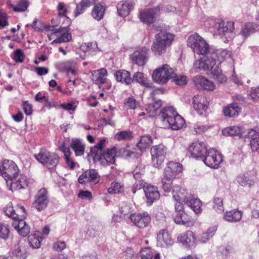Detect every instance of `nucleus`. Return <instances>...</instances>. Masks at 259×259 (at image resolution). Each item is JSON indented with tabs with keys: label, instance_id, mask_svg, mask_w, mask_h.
<instances>
[{
	"label": "nucleus",
	"instance_id": "nucleus-1",
	"mask_svg": "<svg viewBox=\"0 0 259 259\" xmlns=\"http://www.w3.org/2000/svg\"><path fill=\"white\" fill-rule=\"evenodd\" d=\"M187 46L193 52L202 57L198 60L199 65H208V61L212 51L208 42L198 33H194L190 35L187 40Z\"/></svg>",
	"mask_w": 259,
	"mask_h": 259
},
{
	"label": "nucleus",
	"instance_id": "nucleus-2",
	"mask_svg": "<svg viewBox=\"0 0 259 259\" xmlns=\"http://www.w3.org/2000/svg\"><path fill=\"white\" fill-rule=\"evenodd\" d=\"M155 29L160 32L154 36V40L151 46V50L156 56H160L166 52L175 40V35L161 31V27H156Z\"/></svg>",
	"mask_w": 259,
	"mask_h": 259
},
{
	"label": "nucleus",
	"instance_id": "nucleus-3",
	"mask_svg": "<svg viewBox=\"0 0 259 259\" xmlns=\"http://www.w3.org/2000/svg\"><path fill=\"white\" fill-rule=\"evenodd\" d=\"M183 172L182 165L179 162L170 161L164 168L161 179L162 188L164 191L169 192L174 180L181 177Z\"/></svg>",
	"mask_w": 259,
	"mask_h": 259
},
{
	"label": "nucleus",
	"instance_id": "nucleus-4",
	"mask_svg": "<svg viewBox=\"0 0 259 259\" xmlns=\"http://www.w3.org/2000/svg\"><path fill=\"white\" fill-rule=\"evenodd\" d=\"M158 116L162 122L168 123L174 130H178L185 125L184 118L171 106L163 108L158 114Z\"/></svg>",
	"mask_w": 259,
	"mask_h": 259
},
{
	"label": "nucleus",
	"instance_id": "nucleus-5",
	"mask_svg": "<svg viewBox=\"0 0 259 259\" xmlns=\"http://www.w3.org/2000/svg\"><path fill=\"white\" fill-rule=\"evenodd\" d=\"M169 66H161L153 71L152 77L155 82L163 85L175 76V73L174 69Z\"/></svg>",
	"mask_w": 259,
	"mask_h": 259
},
{
	"label": "nucleus",
	"instance_id": "nucleus-6",
	"mask_svg": "<svg viewBox=\"0 0 259 259\" xmlns=\"http://www.w3.org/2000/svg\"><path fill=\"white\" fill-rule=\"evenodd\" d=\"M36 160L49 168L56 167L59 161L58 155L55 153H50L46 149H41L38 153L34 155Z\"/></svg>",
	"mask_w": 259,
	"mask_h": 259
},
{
	"label": "nucleus",
	"instance_id": "nucleus-7",
	"mask_svg": "<svg viewBox=\"0 0 259 259\" xmlns=\"http://www.w3.org/2000/svg\"><path fill=\"white\" fill-rule=\"evenodd\" d=\"M18 173V167L13 161L5 160L0 166V174L7 181V185H9V180L12 179Z\"/></svg>",
	"mask_w": 259,
	"mask_h": 259
},
{
	"label": "nucleus",
	"instance_id": "nucleus-8",
	"mask_svg": "<svg viewBox=\"0 0 259 259\" xmlns=\"http://www.w3.org/2000/svg\"><path fill=\"white\" fill-rule=\"evenodd\" d=\"M172 197L176 202L175 204L176 210H181L184 209V205L188 199L190 195L179 186H175L172 190Z\"/></svg>",
	"mask_w": 259,
	"mask_h": 259
},
{
	"label": "nucleus",
	"instance_id": "nucleus-9",
	"mask_svg": "<svg viewBox=\"0 0 259 259\" xmlns=\"http://www.w3.org/2000/svg\"><path fill=\"white\" fill-rule=\"evenodd\" d=\"M166 153V148L162 144L152 147L151 149V154L153 166L158 168L162 165Z\"/></svg>",
	"mask_w": 259,
	"mask_h": 259
},
{
	"label": "nucleus",
	"instance_id": "nucleus-10",
	"mask_svg": "<svg viewBox=\"0 0 259 259\" xmlns=\"http://www.w3.org/2000/svg\"><path fill=\"white\" fill-rule=\"evenodd\" d=\"M203 161L209 167L218 168L223 161V155L215 149H211L208 150Z\"/></svg>",
	"mask_w": 259,
	"mask_h": 259
},
{
	"label": "nucleus",
	"instance_id": "nucleus-11",
	"mask_svg": "<svg viewBox=\"0 0 259 259\" xmlns=\"http://www.w3.org/2000/svg\"><path fill=\"white\" fill-rule=\"evenodd\" d=\"M196 69L204 70L206 75L216 79L219 83H225L227 80V76L222 73L219 66H198Z\"/></svg>",
	"mask_w": 259,
	"mask_h": 259
},
{
	"label": "nucleus",
	"instance_id": "nucleus-12",
	"mask_svg": "<svg viewBox=\"0 0 259 259\" xmlns=\"http://www.w3.org/2000/svg\"><path fill=\"white\" fill-rule=\"evenodd\" d=\"M18 211L22 212V214L19 219L13 221L12 225L20 235L25 237L30 232L29 226L23 220L26 216L25 209L23 206H20Z\"/></svg>",
	"mask_w": 259,
	"mask_h": 259
},
{
	"label": "nucleus",
	"instance_id": "nucleus-13",
	"mask_svg": "<svg viewBox=\"0 0 259 259\" xmlns=\"http://www.w3.org/2000/svg\"><path fill=\"white\" fill-rule=\"evenodd\" d=\"M234 22L232 21H222L219 23L218 31L219 35L222 37H224L225 42H227L234 37L233 31L234 30Z\"/></svg>",
	"mask_w": 259,
	"mask_h": 259
},
{
	"label": "nucleus",
	"instance_id": "nucleus-14",
	"mask_svg": "<svg viewBox=\"0 0 259 259\" xmlns=\"http://www.w3.org/2000/svg\"><path fill=\"white\" fill-rule=\"evenodd\" d=\"M210 57L208 61V65H215L218 62L221 64L225 60L231 59V52L224 49L212 51Z\"/></svg>",
	"mask_w": 259,
	"mask_h": 259
},
{
	"label": "nucleus",
	"instance_id": "nucleus-15",
	"mask_svg": "<svg viewBox=\"0 0 259 259\" xmlns=\"http://www.w3.org/2000/svg\"><path fill=\"white\" fill-rule=\"evenodd\" d=\"M149 49L143 47L139 50L135 51L130 56L131 62L137 65H145L149 58Z\"/></svg>",
	"mask_w": 259,
	"mask_h": 259
},
{
	"label": "nucleus",
	"instance_id": "nucleus-16",
	"mask_svg": "<svg viewBox=\"0 0 259 259\" xmlns=\"http://www.w3.org/2000/svg\"><path fill=\"white\" fill-rule=\"evenodd\" d=\"M160 14L159 7L149 9L140 12V19L142 22L148 25L152 24L155 19Z\"/></svg>",
	"mask_w": 259,
	"mask_h": 259
},
{
	"label": "nucleus",
	"instance_id": "nucleus-17",
	"mask_svg": "<svg viewBox=\"0 0 259 259\" xmlns=\"http://www.w3.org/2000/svg\"><path fill=\"white\" fill-rule=\"evenodd\" d=\"M48 192L45 188L39 190L35 196L33 206L38 211L45 209L49 203Z\"/></svg>",
	"mask_w": 259,
	"mask_h": 259
},
{
	"label": "nucleus",
	"instance_id": "nucleus-18",
	"mask_svg": "<svg viewBox=\"0 0 259 259\" xmlns=\"http://www.w3.org/2000/svg\"><path fill=\"white\" fill-rule=\"evenodd\" d=\"M100 181V176L96 170L91 169L85 171L80 175L78 179L80 184L90 183L91 184H96Z\"/></svg>",
	"mask_w": 259,
	"mask_h": 259
},
{
	"label": "nucleus",
	"instance_id": "nucleus-19",
	"mask_svg": "<svg viewBox=\"0 0 259 259\" xmlns=\"http://www.w3.org/2000/svg\"><path fill=\"white\" fill-rule=\"evenodd\" d=\"M131 221L139 228H144L151 222V217L147 212L134 213L131 215Z\"/></svg>",
	"mask_w": 259,
	"mask_h": 259
},
{
	"label": "nucleus",
	"instance_id": "nucleus-20",
	"mask_svg": "<svg viewBox=\"0 0 259 259\" xmlns=\"http://www.w3.org/2000/svg\"><path fill=\"white\" fill-rule=\"evenodd\" d=\"M9 185L12 191L24 189L28 186V179L26 176L18 173L10 180Z\"/></svg>",
	"mask_w": 259,
	"mask_h": 259
},
{
	"label": "nucleus",
	"instance_id": "nucleus-21",
	"mask_svg": "<svg viewBox=\"0 0 259 259\" xmlns=\"http://www.w3.org/2000/svg\"><path fill=\"white\" fill-rule=\"evenodd\" d=\"M189 151L193 157L202 159L208 151L205 143L199 141L193 143L189 147Z\"/></svg>",
	"mask_w": 259,
	"mask_h": 259
},
{
	"label": "nucleus",
	"instance_id": "nucleus-22",
	"mask_svg": "<svg viewBox=\"0 0 259 259\" xmlns=\"http://www.w3.org/2000/svg\"><path fill=\"white\" fill-rule=\"evenodd\" d=\"M146 203L148 205H151L160 198V193L157 187L147 185L144 187Z\"/></svg>",
	"mask_w": 259,
	"mask_h": 259
},
{
	"label": "nucleus",
	"instance_id": "nucleus-23",
	"mask_svg": "<svg viewBox=\"0 0 259 259\" xmlns=\"http://www.w3.org/2000/svg\"><path fill=\"white\" fill-rule=\"evenodd\" d=\"M174 241L168 231L165 229L160 230L157 234V245L167 248L172 245Z\"/></svg>",
	"mask_w": 259,
	"mask_h": 259
},
{
	"label": "nucleus",
	"instance_id": "nucleus-24",
	"mask_svg": "<svg viewBox=\"0 0 259 259\" xmlns=\"http://www.w3.org/2000/svg\"><path fill=\"white\" fill-rule=\"evenodd\" d=\"M177 239L179 243L188 247L194 246L196 244V237L191 231H187L180 234Z\"/></svg>",
	"mask_w": 259,
	"mask_h": 259
},
{
	"label": "nucleus",
	"instance_id": "nucleus-25",
	"mask_svg": "<svg viewBox=\"0 0 259 259\" xmlns=\"http://www.w3.org/2000/svg\"><path fill=\"white\" fill-rule=\"evenodd\" d=\"M193 82L199 89L212 91L215 89L213 82L200 75L195 76L193 79Z\"/></svg>",
	"mask_w": 259,
	"mask_h": 259
},
{
	"label": "nucleus",
	"instance_id": "nucleus-26",
	"mask_svg": "<svg viewBox=\"0 0 259 259\" xmlns=\"http://www.w3.org/2000/svg\"><path fill=\"white\" fill-rule=\"evenodd\" d=\"M193 104L194 109L201 114L207 109L208 101L204 96L196 95L193 98Z\"/></svg>",
	"mask_w": 259,
	"mask_h": 259
},
{
	"label": "nucleus",
	"instance_id": "nucleus-27",
	"mask_svg": "<svg viewBox=\"0 0 259 259\" xmlns=\"http://www.w3.org/2000/svg\"><path fill=\"white\" fill-rule=\"evenodd\" d=\"M106 9L107 6L104 3H95L91 12L92 17L97 21H100L105 15Z\"/></svg>",
	"mask_w": 259,
	"mask_h": 259
},
{
	"label": "nucleus",
	"instance_id": "nucleus-28",
	"mask_svg": "<svg viewBox=\"0 0 259 259\" xmlns=\"http://www.w3.org/2000/svg\"><path fill=\"white\" fill-rule=\"evenodd\" d=\"M117 152L116 148L113 147L111 149H107L104 153H102V158L100 160H97L96 161H100L101 162L105 164H114L115 161V155Z\"/></svg>",
	"mask_w": 259,
	"mask_h": 259
},
{
	"label": "nucleus",
	"instance_id": "nucleus-29",
	"mask_svg": "<svg viewBox=\"0 0 259 259\" xmlns=\"http://www.w3.org/2000/svg\"><path fill=\"white\" fill-rule=\"evenodd\" d=\"M105 143V140H102L96 146L91 148L90 152L88 154L89 158L92 157L94 161L101 159L102 158V148Z\"/></svg>",
	"mask_w": 259,
	"mask_h": 259
},
{
	"label": "nucleus",
	"instance_id": "nucleus-30",
	"mask_svg": "<svg viewBox=\"0 0 259 259\" xmlns=\"http://www.w3.org/2000/svg\"><path fill=\"white\" fill-rule=\"evenodd\" d=\"M134 4L130 1L121 2L117 6L118 13L122 17L126 16L134 8Z\"/></svg>",
	"mask_w": 259,
	"mask_h": 259
},
{
	"label": "nucleus",
	"instance_id": "nucleus-31",
	"mask_svg": "<svg viewBox=\"0 0 259 259\" xmlns=\"http://www.w3.org/2000/svg\"><path fill=\"white\" fill-rule=\"evenodd\" d=\"M70 147L74 151L76 156H81L84 153L85 144L80 139H72L70 143Z\"/></svg>",
	"mask_w": 259,
	"mask_h": 259
},
{
	"label": "nucleus",
	"instance_id": "nucleus-32",
	"mask_svg": "<svg viewBox=\"0 0 259 259\" xmlns=\"http://www.w3.org/2000/svg\"><path fill=\"white\" fill-rule=\"evenodd\" d=\"M107 71L104 68L94 70L92 72V80L93 82L99 85L102 84L107 79Z\"/></svg>",
	"mask_w": 259,
	"mask_h": 259
},
{
	"label": "nucleus",
	"instance_id": "nucleus-33",
	"mask_svg": "<svg viewBox=\"0 0 259 259\" xmlns=\"http://www.w3.org/2000/svg\"><path fill=\"white\" fill-rule=\"evenodd\" d=\"M242 212L241 211L234 209L226 211L223 216L225 221L230 223H236L242 218Z\"/></svg>",
	"mask_w": 259,
	"mask_h": 259
},
{
	"label": "nucleus",
	"instance_id": "nucleus-34",
	"mask_svg": "<svg viewBox=\"0 0 259 259\" xmlns=\"http://www.w3.org/2000/svg\"><path fill=\"white\" fill-rule=\"evenodd\" d=\"M114 77L117 81L130 84L133 82V79L130 76L128 71L125 70H120L115 72Z\"/></svg>",
	"mask_w": 259,
	"mask_h": 259
},
{
	"label": "nucleus",
	"instance_id": "nucleus-35",
	"mask_svg": "<svg viewBox=\"0 0 259 259\" xmlns=\"http://www.w3.org/2000/svg\"><path fill=\"white\" fill-rule=\"evenodd\" d=\"M184 204L191 207L197 214L200 213L202 211V202L198 198L192 197L190 195Z\"/></svg>",
	"mask_w": 259,
	"mask_h": 259
},
{
	"label": "nucleus",
	"instance_id": "nucleus-36",
	"mask_svg": "<svg viewBox=\"0 0 259 259\" xmlns=\"http://www.w3.org/2000/svg\"><path fill=\"white\" fill-rule=\"evenodd\" d=\"M223 111L225 116L234 117L239 115L241 111V109L236 103H232L224 107Z\"/></svg>",
	"mask_w": 259,
	"mask_h": 259
},
{
	"label": "nucleus",
	"instance_id": "nucleus-37",
	"mask_svg": "<svg viewBox=\"0 0 259 259\" xmlns=\"http://www.w3.org/2000/svg\"><path fill=\"white\" fill-rule=\"evenodd\" d=\"M133 81H135L149 89H153V83L147 81V77L142 72H137L133 76Z\"/></svg>",
	"mask_w": 259,
	"mask_h": 259
},
{
	"label": "nucleus",
	"instance_id": "nucleus-38",
	"mask_svg": "<svg viewBox=\"0 0 259 259\" xmlns=\"http://www.w3.org/2000/svg\"><path fill=\"white\" fill-rule=\"evenodd\" d=\"M258 27V25L256 23L253 22L246 23L241 31V34L245 39L254 33Z\"/></svg>",
	"mask_w": 259,
	"mask_h": 259
},
{
	"label": "nucleus",
	"instance_id": "nucleus-39",
	"mask_svg": "<svg viewBox=\"0 0 259 259\" xmlns=\"http://www.w3.org/2000/svg\"><path fill=\"white\" fill-rule=\"evenodd\" d=\"M243 128L242 126H232L225 128L223 131V134L224 136H239L243 137Z\"/></svg>",
	"mask_w": 259,
	"mask_h": 259
},
{
	"label": "nucleus",
	"instance_id": "nucleus-40",
	"mask_svg": "<svg viewBox=\"0 0 259 259\" xmlns=\"http://www.w3.org/2000/svg\"><path fill=\"white\" fill-rule=\"evenodd\" d=\"M64 28L65 29L59 33L60 35L57 36V37L53 40V43H62L68 42L71 40L72 36L71 33L69 32L70 28L68 26Z\"/></svg>",
	"mask_w": 259,
	"mask_h": 259
},
{
	"label": "nucleus",
	"instance_id": "nucleus-41",
	"mask_svg": "<svg viewBox=\"0 0 259 259\" xmlns=\"http://www.w3.org/2000/svg\"><path fill=\"white\" fill-rule=\"evenodd\" d=\"M13 254L20 259H25L27 257L26 246L22 242H19L14 246Z\"/></svg>",
	"mask_w": 259,
	"mask_h": 259
},
{
	"label": "nucleus",
	"instance_id": "nucleus-42",
	"mask_svg": "<svg viewBox=\"0 0 259 259\" xmlns=\"http://www.w3.org/2000/svg\"><path fill=\"white\" fill-rule=\"evenodd\" d=\"M183 210H176V214L174 217V220L177 224L186 225L189 222L188 216Z\"/></svg>",
	"mask_w": 259,
	"mask_h": 259
},
{
	"label": "nucleus",
	"instance_id": "nucleus-43",
	"mask_svg": "<svg viewBox=\"0 0 259 259\" xmlns=\"http://www.w3.org/2000/svg\"><path fill=\"white\" fill-rule=\"evenodd\" d=\"M152 143V137L150 136H143L141 137L139 142L137 144V147L141 152H143L148 148Z\"/></svg>",
	"mask_w": 259,
	"mask_h": 259
},
{
	"label": "nucleus",
	"instance_id": "nucleus-44",
	"mask_svg": "<svg viewBox=\"0 0 259 259\" xmlns=\"http://www.w3.org/2000/svg\"><path fill=\"white\" fill-rule=\"evenodd\" d=\"M217 228L215 226L209 228L206 232L203 233L199 238V241L201 243L207 242L215 234Z\"/></svg>",
	"mask_w": 259,
	"mask_h": 259
},
{
	"label": "nucleus",
	"instance_id": "nucleus-45",
	"mask_svg": "<svg viewBox=\"0 0 259 259\" xmlns=\"http://www.w3.org/2000/svg\"><path fill=\"white\" fill-rule=\"evenodd\" d=\"M29 245L33 249L39 248L41 238L38 234H31L28 237Z\"/></svg>",
	"mask_w": 259,
	"mask_h": 259
},
{
	"label": "nucleus",
	"instance_id": "nucleus-46",
	"mask_svg": "<svg viewBox=\"0 0 259 259\" xmlns=\"http://www.w3.org/2000/svg\"><path fill=\"white\" fill-rule=\"evenodd\" d=\"M119 154L124 158H137L141 154L139 153L126 149L125 148H121L119 150Z\"/></svg>",
	"mask_w": 259,
	"mask_h": 259
},
{
	"label": "nucleus",
	"instance_id": "nucleus-47",
	"mask_svg": "<svg viewBox=\"0 0 259 259\" xmlns=\"http://www.w3.org/2000/svg\"><path fill=\"white\" fill-rule=\"evenodd\" d=\"M133 137V132L130 131H121L115 135V138L118 141L129 140Z\"/></svg>",
	"mask_w": 259,
	"mask_h": 259
},
{
	"label": "nucleus",
	"instance_id": "nucleus-48",
	"mask_svg": "<svg viewBox=\"0 0 259 259\" xmlns=\"http://www.w3.org/2000/svg\"><path fill=\"white\" fill-rule=\"evenodd\" d=\"M4 211L7 216L12 218L14 221L19 219L20 216L22 215H19L16 212L13 207L11 204H8L6 207H5Z\"/></svg>",
	"mask_w": 259,
	"mask_h": 259
},
{
	"label": "nucleus",
	"instance_id": "nucleus-49",
	"mask_svg": "<svg viewBox=\"0 0 259 259\" xmlns=\"http://www.w3.org/2000/svg\"><path fill=\"white\" fill-rule=\"evenodd\" d=\"M29 2L27 0H20L17 5L13 7V9L16 12H25L29 6Z\"/></svg>",
	"mask_w": 259,
	"mask_h": 259
},
{
	"label": "nucleus",
	"instance_id": "nucleus-50",
	"mask_svg": "<svg viewBox=\"0 0 259 259\" xmlns=\"http://www.w3.org/2000/svg\"><path fill=\"white\" fill-rule=\"evenodd\" d=\"M213 208L218 213L224 212V207L222 198L214 197L213 201Z\"/></svg>",
	"mask_w": 259,
	"mask_h": 259
},
{
	"label": "nucleus",
	"instance_id": "nucleus-51",
	"mask_svg": "<svg viewBox=\"0 0 259 259\" xmlns=\"http://www.w3.org/2000/svg\"><path fill=\"white\" fill-rule=\"evenodd\" d=\"M237 182L241 186L244 187H251L254 184V181L247 178L244 175H240L237 178Z\"/></svg>",
	"mask_w": 259,
	"mask_h": 259
},
{
	"label": "nucleus",
	"instance_id": "nucleus-52",
	"mask_svg": "<svg viewBox=\"0 0 259 259\" xmlns=\"http://www.w3.org/2000/svg\"><path fill=\"white\" fill-rule=\"evenodd\" d=\"M57 10L58 11V15L59 17H65L67 18L68 21L69 23H71V20L67 17L66 14L68 12L67 8L66 7L65 4L64 3H59L57 7Z\"/></svg>",
	"mask_w": 259,
	"mask_h": 259
},
{
	"label": "nucleus",
	"instance_id": "nucleus-53",
	"mask_svg": "<svg viewBox=\"0 0 259 259\" xmlns=\"http://www.w3.org/2000/svg\"><path fill=\"white\" fill-rule=\"evenodd\" d=\"M172 78L173 79L172 82L178 85L183 86L188 83V78L185 75H177L175 73V76Z\"/></svg>",
	"mask_w": 259,
	"mask_h": 259
},
{
	"label": "nucleus",
	"instance_id": "nucleus-54",
	"mask_svg": "<svg viewBox=\"0 0 259 259\" xmlns=\"http://www.w3.org/2000/svg\"><path fill=\"white\" fill-rule=\"evenodd\" d=\"M162 101L160 100L155 101L153 104H150L148 110L151 112V116H155L157 114L158 109L161 106Z\"/></svg>",
	"mask_w": 259,
	"mask_h": 259
},
{
	"label": "nucleus",
	"instance_id": "nucleus-55",
	"mask_svg": "<svg viewBox=\"0 0 259 259\" xmlns=\"http://www.w3.org/2000/svg\"><path fill=\"white\" fill-rule=\"evenodd\" d=\"M10 233L9 227L7 225L0 223V238L7 239Z\"/></svg>",
	"mask_w": 259,
	"mask_h": 259
},
{
	"label": "nucleus",
	"instance_id": "nucleus-56",
	"mask_svg": "<svg viewBox=\"0 0 259 259\" xmlns=\"http://www.w3.org/2000/svg\"><path fill=\"white\" fill-rule=\"evenodd\" d=\"M249 207L252 210V216L255 218H258L259 217V210L256 208L259 207V202L256 200H252L249 204Z\"/></svg>",
	"mask_w": 259,
	"mask_h": 259
},
{
	"label": "nucleus",
	"instance_id": "nucleus-57",
	"mask_svg": "<svg viewBox=\"0 0 259 259\" xmlns=\"http://www.w3.org/2000/svg\"><path fill=\"white\" fill-rule=\"evenodd\" d=\"M153 254L148 248H145L141 250L138 259H152Z\"/></svg>",
	"mask_w": 259,
	"mask_h": 259
},
{
	"label": "nucleus",
	"instance_id": "nucleus-58",
	"mask_svg": "<svg viewBox=\"0 0 259 259\" xmlns=\"http://www.w3.org/2000/svg\"><path fill=\"white\" fill-rule=\"evenodd\" d=\"M124 105L126 108L131 109H135L139 106L138 102L133 97H129L126 99Z\"/></svg>",
	"mask_w": 259,
	"mask_h": 259
},
{
	"label": "nucleus",
	"instance_id": "nucleus-59",
	"mask_svg": "<svg viewBox=\"0 0 259 259\" xmlns=\"http://www.w3.org/2000/svg\"><path fill=\"white\" fill-rule=\"evenodd\" d=\"M25 55L21 49H17L14 53L13 58L17 63H22L25 59Z\"/></svg>",
	"mask_w": 259,
	"mask_h": 259
},
{
	"label": "nucleus",
	"instance_id": "nucleus-60",
	"mask_svg": "<svg viewBox=\"0 0 259 259\" xmlns=\"http://www.w3.org/2000/svg\"><path fill=\"white\" fill-rule=\"evenodd\" d=\"M65 28L64 27H60L58 29H56L54 26H49L48 29V35L49 36V39L51 40V36L53 35H56V36H58V34H59L60 32H62V31L64 30Z\"/></svg>",
	"mask_w": 259,
	"mask_h": 259
},
{
	"label": "nucleus",
	"instance_id": "nucleus-61",
	"mask_svg": "<svg viewBox=\"0 0 259 259\" xmlns=\"http://www.w3.org/2000/svg\"><path fill=\"white\" fill-rule=\"evenodd\" d=\"M122 187L121 184L118 182H113L110 187L108 189V192L110 194H115L119 193Z\"/></svg>",
	"mask_w": 259,
	"mask_h": 259
},
{
	"label": "nucleus",
	"instance_id": "nucleus-62",
	"mask_svg": "<svg viewBox=\"0 0 259 259\" xmlns=\"http://www.w3.org/2000/svg\"><path fill=\"white\" fill-rule=\"evenodd\" d=\"M86 52L90 54H93L98 51V47L96 42H91L88 43Z\"/></svg>",
	"mask_w": 259,
	"mask_h": 259
},
{
	"label": "nucleus",
	"instance_id": "nucleus-63",
	"mask_svg": "<svg viewBox=\"0 0 259 259\" xmlns=\"http://www.w3.org/2000/svg\"><path fill=\"white\" fill-rule=\"evenodd\" d=\"M66 247V244L64 241H57L53 244V248L56 251H61Z\"/></svg>",
	"mask_w": 259,
	"mask_h": 259
},
{
	"label": "nucleus",
	"instance_id": "nucleus-64",
	"mask_svg": "<svg viewBox=\"0 0 259 259\" xmlns=\"http://www.w3.org/2000/svg\"><path fill=\"white\" fill-rule=\"evenodd\" d=\"M245 137H247L251 140H255L259 138V131H257L254 129H249L248 130L247 134L245 135Z\"/></svg>",
	"mask_w": 259,
	"mask_h": 259
}]
</instances>
